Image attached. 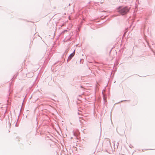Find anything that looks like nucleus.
Wrapping results in <instances>:
<instances>
[{
	"instance_id": "obj_1",
	"label": "nucleus",
	"mask_w": 155,
	"mask_h": 155,
	"mask_svg": "<svg viewBox=\"0 0 155 155\" xmlns=\"http://www.w3.org/2000/svg\"><path fill=\"white\" fill-rule=\"evenodd\" d=\"M129 11V8L127 7H120L117 9V12L122 15L126 14Z\"/></svg>"
},
{
	"instance_id": "obj_2",
	"label": "nucleus",
	"mask_w": 155,
	"mask_h": 155,
	"mask_svg": "<svg viewBox=\"0 0 155 155\" xmlns=\"http://www.w3.org/2000/svg\"><path fill=\"white\" fill-rule=\"evenodd\" d=\"M74 55V52L72 54H71L69 56L68 59H69V60H70L72 58V57Z\"/></svg>"
},
{
	"instance_id": "obj_3",
	"label": "nucleus",
	"mask_w": 155,
	"mask_h": 155,
	"mask_svg": "<svg viewBox=\"0 0 155 155\" xmlns=\"http://www.w3.org/2000/svg\"><path fill=\"white\" fill-rule=\"evenodd\" d=\"M99 140H98V143H99Z\"/></svg>"
}]
</instances>
